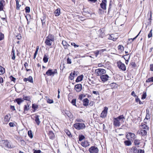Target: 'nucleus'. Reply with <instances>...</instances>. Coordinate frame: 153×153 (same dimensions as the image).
Instances as JSON below:
<instances>
[{
  "label": "nucleus",
  "mask_w": 153,
  "mask_h": 153,
  "mask_svg": "<svg viewBox=\"0 0 153 153\" xmlns=\"http://www.w3.org/2000/svg\"><path fill=\"white\" fill-rule=\"evenodd\" d=\"M125 117L123 115H120L117 117L114 118L113 120V124L116 127L120 126L121 123H124Z\"/></svg>",
  "instance_id": "1"
},
{
  "label": "nucleus",
  "mask_w": 153,
  "mask_h": 153,
  "mask_svg": "<svg viewBox=\"0 0 153 153\" xmlns=\"http://www.w3.org/2000/svg\"><path fill=\"white\" fill-rule=\"evenodd\" d=\"M55 39L54 36L50 34L48 35V46H51V48L54 47Z\"/></svg>",
  "instance_id": "2"
},
{
  "label": "nucleus",
  "mask_w": 153,
  "mask_h": 153,
  "mask_svg": "<svg viewBox=\"0 0 153 153\" xmlns=\"http://www.w3.org/2000/svg\"><path fill=\"white\" fill-rule=\"evenodd\" d=\"M74 127L76 129L78 130L83 129L85 127V126L83 123H76L74 125Z\"/></svg>",
  "instance_id": "3"
},
{
  "label": "nucleus",
  "mask_w": 153,
  "mask_h": 153,
  "mask_svg": "<svg viewBox=\"0 0 153 153\" xmlns=\"http://www.w3.org/2000/svg\"><path fill=\"white\" fill-rule=\"evenodd\" d=\"M106 72V71L105 70L101 69L99 68L95 70V74L97 76L101 75Z\"/></svg>",
  "instance_id": "4"
},
{
  "label": "nucleus",
  "mask_w": 153,
  "mask_h": 153,
  "mask_svg": "<svg viewBox=\"0 0 153 153\" xmlns=\"http://www.w3.org/2000/svg\"><path fill=\"white\" fill-rule=\"evenodd\" d=\"M108 108L106 107H104V110L102 111L100 117L102 118H105L107 115L108 110Z\"/></svg>",
  "instance_id": "5"
},
{
  "label": "nucleus",
  "mask_w": 153,
  "mask_h": 153,
  "mask_svg": "<svg viewBox=\"0 0 153 153\" xmlns=\"http://www.w3.org/2000/svg\"><path fill=\"white\" fill-rule=\"evenodd\" d=\"M90 153H98L99 152L98 148L95 146H92L88 149Z\"/></svg>",
  "instance_id": "6"
},
{
  "label": "nucleus",
  "mask_w": 153,
  "mask_h": 153,
  "mask_svg": "<svg viewBox=\"0 0 153 153\" xmlns=\"http://www.w3.org/2000/svg\"><path fill=\"white\" fill-rule=\"evenodd\" d=\"M118 67L123 71L126 70V67L124 64L123 63L120 61H119L117 62Z\"/></svg>",
  "instance_id": "7"
},
{
  "label": "nucleus",
  "mask_w": 153,
  "mask_h": 153,
  "mask_svg": "<svg viewBox=\"0 0 153 153\" xmlns=\"http://www.w3.org/2000/svg\"><path fill=\"white\" fill-rule=\"evenodd\" d=\"M57 74L56 69H48V76H53L55 74Z\"/></svg>",
  "instance_id": "8"
},
{
  "label": "nucleus",
  "mask_w": 153,
  "mask_h": 153,
  "mask_svg": "<svg viewBox=\"0 0 153 153\" xmlns=\"http://www.w3.org/2000/svg\"><path fill=\"white\" fill-rule=\"evenodd\" d=\"M109 76L107 74L102 75L100 76L101 80L103 82H105L108 80Z\"/></svg>",
  "instance_id": "9"
},
{
  "label": "nucleus",
  "mask_w": 153,
  "mask_h": 153,
  "mask_svg": "<svg viewBox=\"0 0 153 153\" xmlns=\"http://www.w3.org/2000/svg\"><path fill=\"white\" fill-rule=\"evenodd\" d=\"M76 92H80L82 89V85L81 84L76 85L74 86Z\"/></svg>",
  "instance_id": "10"
},
{
  "label": "nucleus",
  "mask_w": 153,
  "mask_h": 153,
  "mask_svg": "<svg viewBox=\"0 0 153 153\" xmlns=\"http://www.w3.org/2000/svg\"><path fill=\"white\" fill-rule=\"evenodd\" d=\"M3 144L4 146H5L6 148H11V146L10 143L7 140H2Z\"/></svg>",
  "instance_id": "11"
},
{
  "label": "nucleus",
  "mask_w": 153,
  "mask_h": 153,
  "mask_svg": "<svg viewBox=\"0 0 153 153\" xmlns=\"http://www.w3.org/2000/svg\"><path fill=\"white\" fill-rule=\"evenodd\" d=\"M11 116L10 114L6 115L4 117V123L7 124L9 121Z\"/></svg>",
  "instance_id": "12"
},
{
  "label": "nucleus",
  "mask_w": 153,
  "mask_h": 153,
  "mask_svg": "<svg viewBox=\"0 0 153 153\" xmlns=\"http://www.w3.org/2000/svg\"><path fill=\"white\" fill-rule=\"evenodd\" d=\"M106 2L107 1H102V2L100 4L101 8L103 10L106 9Z\"/></svg>",
  "instance_id": "13"
},
{
  "label": "nucleus",
  "mask_w": 153,
  "mask_h": 153,
  "mask_svg": "<svg viewBox=\"0 0 153 153\" xmlns=\"http://www.w3.org/2000/svg\"><path fill=\"white\" fill-rule=\"evenodd\" d=\"M81 145L84 147H87L90 145L89 142L87 141L82 142L81 143Z\"/></svg>",
  "instance_id": "14"
},
{
  "label": "nucleus",
  "mask_w": 153,
  "mask_h": 153,
  "mask_svg": "<svg viewBox=\"0 0 153 153\" xmlns=\"http://www.w3.org/2000/svg\"><path fill=\"white\" fill-rule=\"evenodd\" d=\"M83 105L87 106L88 105L89 100L87 98L84 99L82 100Z\"/></svg>",
  "instance_id": "15"
},
{
  "label": "nucleus",
  "mask_w": 153,
  "mask_h": 153,
  "mask_svg": "<svg viewBox=\"0 0 153 153\" xmlns=\"http://www.w3.org/2000/svg\"><path fill=\"white\" fill-rule=\"evenodd\" d=\"M48 135L50 139H53L55 138V136L54 133L51 131H50L48 133Z\"/></svg>",
  "instance_id": "16"
},
{
  "label": "nucleus",
  "mask_w": 153,
  "mask_h": 153,
  "mask_svg": "<svg viewBox=\"0 0 153 153\" xmlns=\"http://www.w3.org/2000/svg\"><path fill=\"white\" fill-rule=\"evenodd\" d=\"M45 68H46V67L45 66H42V68L43 69V70L42 71V72L43 73V75L45 77L46 80L47 82L48 80H47V76H46V74L48 75V70L45 73L44 72V69Z\"/></svg>",
  "instance_id": "17"
},
{
  "label": "nucleus",
  "mask_w": 153,
  "mask_h": 153,
  "mask_svg": "<svg viewBox=\"0 0 153 153\" xmlns=\"http://www.w3.org/2000/svg\"><path fill=\"white\" fill-rule=\"evenodd\" d=\"M140 127L142 129H144L145 130H149V127L145 124H141L140 126Z\"/></svg>",
  "instance_id": "18"
},
{
  "label": "nucleus",
  "mask_w": 153,
  "mask_h": 153,
  "mask_svg": "<svg viewBox=\"0 0 153 153\" xmlns=\"http://www.w3.org/2000/svg\"><path fill=\"white\" fill-rule=\"evenodd\" d=\"M62 44L64 47V48L65 49H67L68 46H70L68 44L66 41H62Z\"/></svg>",
  "instance_id": "19"
},
{
  "label": "nucleus",
  "mask_w": 153,
  "mask_h": 153,
  "mask_svg": "<svg viewBox=\"0 0 153 153\" xmlns=\"http://www.w3.org/2000/svg\"><path fill=\"white\" fill-rule=\"evenodd\" d=\"M60 9L59 8H57L55 10L54 12V13L56 16H59L60 14Z\"/></svg>",
  "instance_id": "20"
},
{
  "label": "nucleus",
  "mask_w": 153,
  "mask_h": 153,
  "mask_svg": "<svg viewBox=\"0 0 153 153\" xmlns=\"http://www.w3.org/2000/svg\"><path fill=\"white\" fill-rule=\"evenodd\" d=\"M140 133L143 136H145L147 134L146 130L143 129L140 130Z\"/></svg>",
  "instance_id": "21"
},
{
  "label": "nucleus",
  "mask_w": 153,
  "mask_h": 153,
  "mask_svg": "<svg viewBox=\"0 0 153 153\" xmlns=\"http://www.w3.org/2000/svg\"><path fill=\"white\" fill-rule=\"evenodd\" d=\"M30 108V105L28 104H27L26 105H25L24 107V113H25V111H26L28 110Z\"/></svg>",
  "instance_id": "22"
},
{
  "label": "nucleus",
  "mask_w": 153,
  "mask_h": 153,
  "mask_svg": "<svg viewBox=\"0 0 153 153\" xmlns=\"http://www.w3.org/2000/svg\"><path fill=\"white\" fill-rule=\"evenodd\" d=\"M35 121L37 124L39 125L40 123V122L39 120V116L38 115H36L35 117Z\"/></svg>",
  "instance_id": "23"
},
{
  "label": "nucleus",
  "mask_w": 153,
  "mask_h": 153,
  "mask_svg": "<svg viewBox=\"0 0 153 153\" xmlns=\"http://www.w3.org/2000/svg\"><path fill=\"white\" fill-rule=\"evenodd\" d=\"M16 102L18 105H20V104L24 101L23 99L21 98H17L15 100Z\"/></svg>",
  "instance_id": "24"
},
{
  "label": "nucleus",
  "mask_w": 153,
  "mask_h": 153,
  "mask_svg": "<svg viewBox=\"0 0 153 153\" xmlns=\"http://www.w3.org/2000/svg\"><path fill=\"white\" fill-rule=\"evenodd\" d=\"M83 77V76L82 75L78 76L76 80V82H79L81 81L82 80Z\"/></svg>",
  "instance_id": "25"
},
{
  "label": "nucleus",
  "mask_w": 153,
  "mask_h": 153,
  "mask_svg": "<svg viewBox=\"0 0 153 153\" xmlns=\"http://www.w3.org/2000/svg\"><path fill=\"white\" fill-rule=\"evenodd\" d=\"M4 2V0H2L0 1V11L3 10V3Z\"/></svg>",
  "instance_id": "26"
},
{
  "label": "nucleus",
  "mask_w": 153,
  "mask_h": 153,
  "mask_svg": "<svg viewBox=\"0 0 153 153\" xmlns=\"http://www.w3.org/2000/svg\"><path fill=\"white\" fill-rule=\"evenodd\" d=\"M125 145L126 146H130L131 145V143L130 141L129 140H126L124 142Z\"/></svg>",
  "instance_id": "27"
},
{
  "label": "nucleus",
  "mask_w": 153,
  "mask_h": 153,
  "mask_svg": "<svg viewBox=\"0 0 153 153\" xmlns=\"http://www.w3.org/2000/svg\"><path fill=\"white\" fill-rule=\"evenodd\" d=\"M65 132L67 135H68L69 137H72V135L71 134L70 132L68 129H65Z\"/></svg>",
  "instance_id": "28"
},
{
  "label": "nucleus",
  "mask_w": 153,
  "mask_h": 153,
  "mask_svg": "<svg viewBox=\"0 0 153 153\" xmlns=\"http://www.w3.org/2000/svg\"><path fill=\"white\" fill-rule=\"evenodd\" d=\"M5 69L0 66V74H2L5 73Z\"/></svg>",
  "instance_id": "29"
},
{
  "label": "nucleus",
  "mask_w": 153,
  "mask_h": 153,
  "mask_svg": "<svg viewBox=\"0 0 153 153\" xmlns=\"http://www.w3.org/2000/svg\"><path fill=\"white\" fill-rule=\"evenodd\" d=\"M132 152L133 153H137V148L134 147H132L131 149Z\"/></svg>",
  "instance_id": "30"
},
{
  "label": "nucleus",
  "mask_w": 153,
  "mask_h": 153,
  "mask_svg": "<svg viewBox=\"0 0 153 153\" xmlns=\"http://www.w3.org/2000/svg\"><path fill=\"white\" fill-rule=\"evenodd\" d=\"M89 83H91V84H94L95 83L94 79L92 77L88 78Z\"/></svg>",
  "instance_id": "31"
},
{
  "label": "nucleus",
  "mask_w": 153,
  "mask_h": 153,
  "mask_svg": "<svg viewBox=\"0 0 153 153\" xmlns=\"http://www.w3.org/2000/svg\"><path fill=\"white\" fill-rule=\"evenodd\" d=\"M23 100H25L27 101H30V97L29 96H23Z\"/></svg>",
  "instance_id": "32"
},
{
  "label": "nucleus",
  "mask_w": 153,
  "mask_h": 153,
  "mask_svg": "<svg viewBox=\"0 0 153 153\" xmlns=\"http://www.w3.org/2000/svg\"><path fill=\"white\" fill-rule=\"evenodd\" d=\"M129 135L130 136L131 138L133 139H135L136 137L134 133L129 132L128 133Z\"/></svg>",
  "instance_id": "33"
},
{
  "label": "nucleus",
  "mask_w": 153,
  "mask_h": 153,
  "mask_svg": "<svg viewBox=\"0 0 153 153\" xmlns=\"http://www.w3.org/2000/svg\"><path fill=\"white\" fill-rule=\"evenodd\" d=\"M43 61L45 63H46L48 61V56L47 55H45L43 59Z\"/></svg>",
  "instance_id": "34"
},
{
  "label": "nucleus",
  "mask_w": 153,
  "mask_h": 153,
  "mask_svg": "<svg viewBox=\"0 0 153 153\" xmlns=\"http://www.w3.org/2000/svg\"><path fill=\"white\" fill-rule=\"evenodd\" d=\"M32 108H33L34 110H36L38 108V105L35 104H32Z\"/></svg>",
  "instance_id": "35"
},
{
  "label": "nucleus",
  "mask_w": 153,
  "mask_h": 153,
  "mask_svg": "<svg viewBox=\"0 0 153 153\" xmlns=\"http://www.w3.org/2000/svg\"><path fill=\"white\" fill-rule=\"evenodd\" d=\"M152 29L150 30L149 33L148 34V38H150L152 37Z\"/></svg>",
  "instance_id": "36"
},
{
  "label": "nucleus",
  "mask_w": 153,
  "mask_h": 153,
  "mask_svg": "<svg viewBox=\"0 0 153 153\" xmlns=\"http://www.w3.org/2000/svg\"><path fill=\"white\" fill-rule=\"evenodd\" d=\"M85 97V95L84 94H81L79 95V99L80 100H82L83 98Z\"/></svg>",
  "instance_id": "37"
},
{
  "label": "nucleus",
  "mask_w": 153,
  "mask_h": 153,
  "mask_svg": "<svg viewBox=\"0 0 153 153\" xmlns=\"http://www.w3.org/2000/svg\"><path fill=\"white\" fill-rule=\"evenodd\" d=\"M146 82H153V76L149 78L146 80Z\"/></svg>",
  "instance_id": "38"
},
{
  "label": "nucleus",
  "mask_w": 153,
  "mask_h": 153,
  "mask_svg": "<svg viewBox=\"0 0 153 153\" xmlns=\"http://www.w3.org/2000/svg\"><path fill=\"white\" fill-rule=\"evenodd\" d=\"M28 134L30 138H32L33 137V135L31 130H29L28 131Z\"/></svg>",
  "instance_id": "39"
},
{
  "label": "nucleus",
  "mask_w": 153,
  "mask_h": 153,
  "mask_svg": "<svg viewBox=\"0 0 153 153\" xmlns=\"http://www.w3.org/2000/svg\"><path fill=\"white\" fill-rule=\"evenodd\" d=\"M28 81L31 82L33 83V80L32 77L31 76H29L27 78Z\"/></svg>",
  "instance_id": "40"
},
{
  "label": "nucleus",
  "mask_w": 153,
  "mask_h": 153,
  "mask_svg": "<svg viewBox=\"0 0 153 153\" xmlns=\"http://www.w3.org/2000/svg\"><path fill=\"white\" fill-rule=\"evenodd\" d=\"M11 54H12V59L14 60L15 59V56L14 53V50L13 49H12V50Z\"/></svg>",
  "instance_id": "41"
},
{
  "label": "nucleus",
  "mask_w": 153,
  "mask_h": 153,
  "mask_svg": "<svg viewBox=\"0 0 153 153\" xmlns=\"http://www.w3.org/2000/svg\"><path fill=\"white\" fill-rule=\"evenodd\" d=\"M111 86L114 88H117V87L118 85L115 83H113L111 84Z\"/></svg>",
  "instance_id": "42"
},
{
  "label": "nucleus",
  "mask_w": 153,
  "mask_h": 153,
  "mask_svg": "<svg viewBox=\"0 0 153 153\" xmlns=\"http://www.w3.org/2000/svg\"><path fill=\"white\" fill-rule=\"evenodd\" d=\"M25 12L26 13H29L30 12V9L29 7H26L25 9Z\"/></svg>",
  "instance_id": "43"
},
{
  "label": "nucleus",
  "mask_w": 153,
  "mask_h": 153,
  "mask_svg": "<svg viewBox=\"0 0 153 153\" xmlns=\"http://www.w3.org/2000/svg\"><path fill=\"white\" fill-rule=\"evenodd\" d=\"M118 48L119 50H120L121 51H122L124 50V47L122 45H120L118 46Z\"/></svg>",
  "instance_id": "44"
},
{
  "label": "nucleus",
  "mask_w": 153,
  "mask_h": 153,
  "mask_svg": "<svg viewBox=\"0 0 153 153\" xmlns=\"http://www.w3.org/2000/svg\"><path fill=\"white\" fill-rule=\"evenodd\" d=\"M85 138V137L83 135H80L79 136V141H80L82 140Z\"/></svg>",
  "instance_id": "45"
},
{
  "label": "nucleus",
  "mask_w": 153,
  "mask_h": 153,
  "mask_svg": "<svg viewBox=\"0 0 153 153\" xmlns=\"http://www.w3.org/2000/svg\"><path fill=\"white\" fill-rule=\"evenodd\" d=\"M140 141L137 140H135L134 142V143L135 145H139L140 144Z\"/></svg>",
  "instance_id": "46"
},
{
  "label": "nucleus",
  "mask_w": 153,
  "mask_h": 153,
  "mask_svg": "<svg viewBox=\"0 0 153 153\" xmlns=\"http://www.w3.org/2000/svg\"><path fill=\"white\" fill-rule=\"evenodd\" d=\"M71 103L73 104V105L76 106V99H73L72 100Z\"/></svg>",
  "instance_id": "47"
},
{
  "label": "nucleus",
  "mask_w": 153,
  "mask_h": 153,
  "mask_svg": "<svg viewBox=\"0 0 153 153\" xmlns=\"http://www.w3.org/2000/svg\"><path fill=\"white\" fill-rule=\"evenodd\" d=\"M144 151L143 149H139L137 150V153H144Z\"/></svg>",
  "instance_id": "48"
},
{
  "label": "nucleus",
  "mask_w": 153,
  "mask_h": 153,
  "mask_svg": "<svg viewBox=\"0 0 153 153\" xmlns=\"http://www.w3.org/2000/svg\"><path fill=\"white\" fill-rule=\"evenodd\" d=\"M4 38V35L0 32V41L2 40Z\"/></svg>",
  "instance_id": "49"
},
{
  "label": "nucleus",
  "mask_w": 153,
  "mask_h": 153,
  "mask_svg": "<svg viewBox=\"0 0 153 153\" xmlns=\"http://www.w3.org/2000/svg\"><path fill=\"white\" fill-rule=\"evenodd\" d=\"M146 93L143 92V93L142 96V99H145V98H146Z\"/></svg>",
  "instance_id": "50"
},
{
  "label": "nucleus",
  "mask_w": 153,
  "mask_h": 153,
  "mask_svg": "<svg viewBox=\"0 0 153 153\" xmlns=\"http://www.w3.org/2000/svg\"><path fill=\"white\" fill-rule=\"evenodd\" d=\"M10 78L11 79V80L12 81H13L15 82V81L16 79V78L13 76H10Z\"/></svg>",
  "instance_id": "51"
},
{
  "label": "nucleus",
  "mask_w": 153,
  "mask_h": 153,
  "mask_svg": "<svg viewBox=\"0 0 153 153\" xmlns=\"http://www.w3.org/2000/svg\"><path fill=\"white\" fill-rule=\"evenodd\" d=\"M74 76L71 73L70 75L69 78L71 80H73L74 78Z\"/></svg>",
  "instance_id": "52"
},
{
  "label": "nucleus",
  "mask_w": 153,
  "mask_h": 153,
  "mask_svg": "<svg viewBox=\"0 0 153 153\" xmlns=\"http://www.w3.org/2000/svg\"><path fill=\"white\" fill-rule=\"evenodd\" d=\"M67 63L69 64H70L71 63V59L69 57H68L67 59Z\"/></svg>",
  "instance_id": "53"
},
{
  "label": "nucleus",
  "mask_w": 153,
  "mask_h": 153,
  "mask_svg": "<svg viewBox=\"0 0 153 153\" xmlns=\"http://www.w3.org/2000/svg\"><path fill=\"white\" fill-rule=\"evenodd\" d=\"M76 121L79 122H84V121L82 119L79 118H78L76 119Z\"/></svg>",
  "instance_id": "54"
},
{
  "label": "nucleus",
  "mask_w": 153,
  "mask_h": 153,
  "mask_svg": "<svg viewBox=\"0 0 153 153\" xmlns=\"http://www.w3.org/2000/svg\"><path fill=\"white\" fill-rule=\"evenodd\" d=\"M65 114H67V115L70 118H72V115L71 114V113L70 112H68L67 114L65 113Z\"/></svg>",
  "instance_id": "55"
},
{
  "label": "nucleus",
  "mask_w": 153,
  "mask_h": 153,
  "mask_svg": "<svg viewBox=\"0 0 153 153\" xmlns=\"http://www.w3.org/2000/svg\"><path fill=\"white\" fill-rule=\"evenodd\" d=\"M141 31H140V32L134 38H133V39H129V40L130 41V40H132V41H133L134 39H135L138 36V35H139V34L140 33Z\"/></svg>",
  "instance_id": "56"
},
{
  "label": "nucleus",
  "mask_w": 153,
  "mask_h": 153,
  "mask_svg": "<svg viewBox=\"0 0 153 153\" xmlns=\"http://www.w3.org/2000/svg\"><path fill=\"white\" fill-rule=\"evenodd\" d=\"M16 9L17 10H19V7L21 6V5L19 4V2H18L16 3Z\"/></svg>",
  "instance_id": "57"
},
{
  "label": "nucleus",
  "mask_w": 153,
  "mask_h": 153,
  "mask_svg": "<svg viewBox=\"0 0 153 153\" xmlns=\"http://www.w3.org/2000/svg\"><path fill=\"white\" fill-rule=\"evenodd\" d=\"M95 54L96 56V57L99 54L100 52V51H95Z\"/></svg>",
  "instance_id": "58"
},
{
  "label": "nucleus",
  "mask_w": 153,
  "mask_h": 153,
  "mask_svg": "<svg viewBox=\"0 0 153 153\" xmlns=\"http://www.w3.org/2000/svg\"><path fill=\"white\" fill-rule=\"evenodd\" d=\"M71 45L72 46H74L75 48L76 47H78L79 46V45H76L74 43H71Z\"/></svg>",
  "instance_id": "59"
},
{
  "label": "nucleus",
  "mask_w": 153,
  "mask_h": 153,
  "mask_svg": "<svg viewBox=\"0 0 153 153\" xmlns=\"http://www.w3.org/2000/svg\"><path fill=\"white\" fill-rule=\"evenodd\" d=\"M9 125L10 127H13L15 124L13 123H9Z\"/></svg>",
  "instance_id": "60"
},
{
  "label": "nucleus",
  "mask_w": 153,
  "mask_h": 153,
  "mask_svg": "<svg viewBox=\"0 0 153 153\" xmlns=\"http://www.w3.org/2000/svg\"><path fill=\"white\" fill-rule=\"evenodd\" d=\"M131 64L132 65V67L134 68L136 66V64L134 62H132L131 63Z\"/></svg>",
  "instance_id": "61"
},
{
  "label": "nucleus",
  "mask_w": 153,
  "mask_h": 153,
  "mask_svg": "<svg viewBox=\"0 0 153 153\" xmlns=\"http://www.w3.org/2000/svg\"><path fill=\"white\" fill-rule=\"evenodd\" d=\"M53 102V101L51 99H48V103H52Z\"/></svg>",
  "instance_id": "62"
},
{
  "label": "nucleus",
  "mask_w": 153,
  "mask_h": 153,
  "mask_svg": "<svg viewBox=\"0 0 153 153\" xmlns=\"http://www.w3.org/2000/svg\"><path fill=\"white\" fill-rule=\"evenodd\" d=\"M150 69L151 71H153V64H151L150 65Z\"/></svg>",
  "instance_id": "63"
},
{
  "label": "nucleus",
  "mask_w": 153,
  "mask_h": 153,
  "mask_svg": "<svg viewBox=\"0 0 153 153\" xmlns=\"http://www.w3.org/2000/svg\"><path fill=\"white\" fill-rule=\"evenodd\" d=\"M34 153H41V151L39 150H35L34 151Z\"/></svg>",
  "instance_id": "64"
}]
</instances>
